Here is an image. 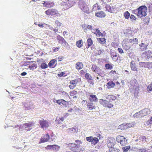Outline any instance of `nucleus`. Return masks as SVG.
Segmentation results:
<instances>
[{"label":"nucleus","mask_w":152,"mask_h":152,"mask_svg":"<svg viewBox=\"0 0 152 152\" xmlns=\"http://www.w3.org/2000/svg\"><path fill=\"white\" fill-rule=\"evenodd\" d=\"M66 146L71 151L74 152H83L85 150L84 147H79L76 144L69 143Z\"/></svg>","instance_id":"nucleus-1"},{"label":"nucleus","mask_w":152,"mask_h":152,"mask_svg":"<svg viewBox=\"0 0 152 152\" xmlns=\"http://www.w3.org/2000/svg\"><path fill=\"white\" fill-rule=\"evenodd\" d=\"M147 8L145 5L140 7L138 8L137 16L139 18H141L145 17L147 15Z\"/></svg>","instance_id":"nucleus-2"},{"label":"nucleus","mask_w":152,"mask_h":152,"mask_svg":"<svg viewBox=\"0 0 152 152\" xmlns=\"http://www.w3.org/2000/svg\"><path fill=\"white\" fill-rule=\"evenodd\" d=\"M79 6L80 8L83 12L87 14H89L90 13L89 8L84 1H80L79 2Z\"/></svg>","instance_id":"nucleus-3"},{"label":"nucleus","mask_w":152,"mask_h":152,"mask_svg":"<svg viewBox=\"0 0 152 152\" xmlns=\"http://www.w3.org/2000/svg\"><path fill=\"white\" fill-rule=\"evenodd\" d=\"M33 126L31 122H29L26 123L22 125H21L19 127L20 130L25 129L27 131H28L32 129V127Z\"/></svg>","instance_id":"nucleus-4"},{"label":"nucleus","mask_w":152,"mask_h":152,"mask_svg":"<svg viewBox=\"0 0 152 152\" xmlns=\"http://www.w3.org/2000/svg\"><path fill=\"white\" fill-rule=\"evenodd\" d=\"M53 136H51V138H50V136L48 134L44 135L41 137V141L40 143H43L49 140L50 142L53 141L54 138H53Z\"/></svg>","instance_id":"nucleus-5"},{"label":"nucleus","mask_w":152,"mask_h":152,"mask_svg":"<svg viewBox=\"0 0 152 152\" xmlns=\"http://www.w3.org/2000/svg\"><path fill=\"white\" fill-rule=\"evenodd\" d=\"M116 141L120 142L122 145H125L127 143V140L123 136H118L116 137Z\"/></svg>","instance_id":"nucleus-6"},{"label":"nucleus","mask_w":152,"mask_h":152,"mask_svg":"<svg viewBox=\"0 0 152 152\" xmlns=\"http://www.w3.org/2000/svg\"><path fill=\"white\" fill-rule=\"evenodd\" d=\"M58 12L57 10L54 9H48L45 11V14L48 15H55L57 14Z\"/></svg>","instance_id":"nucleus-7"},{"label":"nucleus","mask_w":152,"mask_h":152,"mask_svg":"<svg viewBox=\"0 0 152 152\" xmlns=\"http://www.w3.org/2000/svg\"><path fill=\"white\" fill-rule=\"evenodd\" d=\"M115 143V140L113 137H110L107 141V146L110 148H113Z\"/></svg>","instance_id":"nucleus-8"},{"label":"nucleus","mask_w":152,"mask_h":152,"mask_svg":"<svg viewBox=\"0 0 152 152\" xmlns=\"http://www.w3.org/2000/svg\"><path fill=\"white\" fill-rule=\"evenodd\" d=\"M42 4L44 7L48 8H50L55 5L54 3L51 1H43Z\"/></svg>","instance_id":"nucleus-9"},{"label":"nucleus","mask_w":152,"mask_h":152,"mask_svg":"<svg viewBox=\"0 0 152 152\" xmlns=\"http://www.w3.org/2000/svg\"><path fill=\"white\" fill-rule=\"evenodd\" d=\"M75 2L74 0H71V1H67V2L66 3V2H64V3L63 4V6H65V7L66 9H67L69 8H70L72 6H73L75 4Z\"/></svg>","instance_id":"nucleus-10"},{"label":"nucleus","mask_w":152,"mask_h":152,"mask_svg":"<svg viewBox=\"0 0 152 152\" xmlns=\"http://www.w3.org/2000/svg\"><path fill=\"white\" fill-rule=\"evenodd\" d=\"M24 109L26 110H28L30 109H33L34 107L32 105L31 102H27L24 104Z\"/></svg>","instance_id":"nucleus-11"},{"label":"nucleus","mask_w":152,"mask_h":152,"mask_svg":"<svg viewBox=\"0 0 152 152\" xmlns=\"http://www.w3.org/2000/svg\"><path fill=\"white\" fill-rule=\"evenodd\" d=\"M46 148L47 149L57 151L59 150L60 148V146L56 145H47Z\"/></svg>","instance_id":"nucleus-12"},{"label":"nucleus","mask_w":152,"mask_h":152,"mask_svg":"<svg viewBox=\"0 0 152 152\" xmlns=\"http://www.w3.org/2000/svg\"><path fill=\"white\" fill-rule=\"evenodd\" d=\"M39 123L41 128H47L48 126V122L46 120H40Z\"/></svg>","instance_id":"nucleus-13"},{"label":"nucleus","mask_w":152,"mask_h":152,"mask_svg":"<svg viewBox=\"0 0 152 152\" xmlns=\"http://www.w3.org/2000/svg\"><path fill=\"white\" fill-rule=\"evenodd\" d=\"M151 53V51L150 50L146 51L143 53V56H146V58L145 59L146 61H148L149 60V58L150 57Z\"/></svg>","instance_id":"nucleus-14"},{"label":"nucleus","mask_w":152,"mask_h":152,"mask_svg":"<svg viewBox=\"0 0 152 152\" xmlns=\"http://www.w3.org/2000/svg\"><path fill=\"white\" fill-rule=\"evenodd\" d=\"M141 118L147 115L149 113V110L148 109H145L140 111Z\"/></svg>","instance_id":"nucleus-15"},{"label":"nucleus","mask_w":152,"mask_h":152,"mask_svg":"<svg viewBox=\"0 0 152 152\" xmlns=\"http://www.w3.org/2000/svg\"><path fill=\"white\" fill-rule=\"evenodd\" d=\"M87 105V108L89 110H92L93 109H95V107L94 105V103L92 102H86Z\"/></svg>","instance_id":"nucleus-16"},{"label":"nucleus","mask_w":152,"mask_h":152,"mask_svg":"<svg viewBox=\"0 0 152 152\" xmlns=\"http://www.w3.org/2000/svg\"><path fill=\"white\" fill-rule=\"evenodd\" d=\"M89 100L91 102H96L98 101V99L97 98L96 95H95L92 94L90 95Z\"/></svg>","instance_id":"nucleus-17"},{"label":"nucleus","mask_w":152,"mask_h":152,"mask_svg":"<svg viewBox=\"0 0 152 152\" xmlns=\"http://www.w3.org/2000/svg\"><path fill=\"white\" fill-rule=\"evenodd\" d=\"M128 42L132 45H136L138 44V39L137 38L130 39L129 40Z\"/></svg>","instance_id":"nucleus-18"},{"label":"nucleus","mask_w":152,"mask_h":152,"mask_svg":"<svg viewBox=\"0 0 152 152\" xmlns=\"http://www.w3.org/2000/svg\"><path fill=\"white\" fill-rule=\"evenodd\" d=\"M130 66L131 69L132 70L135 71H137V68H136V65L134 61H132L131 62Z\"/></svg>","instance_id":"nucleus-19"},{"label":"nucleus","mask_w":152,"mask_h":152,"mask_svg":"<svg viewBox=\"0 0 152 152\" xmlns=\"http://www.w3.org/2000/svg\"><path fill=\"white\" fill-rule=\"evenodd\" d=\"M57 39L58 42L61 44L66 41L63 37L59 35H58L57 37Z\"/></svg>","instance_id":"nucleus-20"},{"label":"nucleus","mask_w":152,"mask_h":152,"mask_svg":"<svg viewBox=\"0 0 152 152\" xmlns=\"http://www.w3.org/2000/svg\"><path fill=\"white\" fill-rule=\"evenodd\" d=\"M95 15L99 17H104L105 16V14L103 11H101L96 13Z\"/></svg>","instance_id":"nucleus-21"},{"label":"nucleus","mask_w":152,"mask_h":152,"mask_svg":"<svg viewBox=\"0 0 152 152\" xmlns=\"http://www.w3.org/2000/svg\"><path fill=\"white\" fill-rule=\"evenodd\" d=\"M83 66V65L81 62H77L76 64V68L78 70H80L82 69Z\"/></svg>","instance_id":"nucleus-22"},{"label":"nucleus","mask_w":152,"mask_h":152,"mask_svg":"<svg viewBox=\"0 0 152 152\" xmlns=\"http://www.w3.org/2000/svg\"><path fill=\"white\" fill-rule=\"evenodd\" d=\"M107 84L108 86L107 87L109 88L114 87L115 85L114 83L112 81L109 82L107 83Z\"/></svg>","instance_id":"nucleus-23"},{"label":"nucleus","mask_w":152,"mask_h":152,"mask_svg":"<svg viewBox=\"0 0 152 152\" xmlns=\"http://www.w3.org/2000/svg\"><path fill=\"white\" fill-rule=\"evenodd\" d=\"M99 140L97 137H93L91 142V144L95 145L99 142Z\"/></svg>","instance_id":"nucleus-24"},{"label":"nucleus","mask_w":152,"mask_h":152,"mask_svg":"<svg viewBox=\"0 0 152 152\" xmlns=\"http://www.w3.org/2000/svg\"><path fill=\"white\" fill-rule=\"evenodd\" d=\"M139 46L140 47V49L142 50H144L147 49L148 45L142 42L141 44L139 45Z\"/></svg>","instance_id":"nucleus-25"},{"label":"nucleus","mask_w":152,"mask_h":152,"mask_svg":"<svg viewBox=\"0 0 152 152\" xmlns=\"http://www.w3.org/2000/svg\"><path fill=\"white\" fill-rule=\"evenodd\" d=\"M145 67L148 69L152 68V62H145Z\"/></svg>","instance_id":"nucleus-26"},{"label":"nucleus","mask_w":152,"mask_h":152,"mask_svg":"<svg viewBox=\"0 0 152 152\" xmlns=\"http://www.w3.org/2000/svg\"><path fill=\"white\" fill-rule=\"evenodd\" d=\"M99 103L104 107H106L108 101L103 99H100L99 101Z\"/></svg>","instance_id":"nucleus-27"},{"label":"nucleus","mask_w":152,"mask_h":152,"mask_svg":"<svg viewBox=\"0 0 152 152\" xmlns=\"http://www.w3.org/2000/svg\"><path fill=\"white\" fill-rule=\"evenodd\" d=\"M35 61H34V62L31 63H32V65L29 66V68H30V69L33 70L37 68V64H35Z\"/></svg>","instance_id":"nucleus-28"},{"label":"nucleus","mask_w":152,"mask_h":152,"mask_svg":"<svg viewBox=\"0 0 152 152\" xmlns=\"http://www.w3.org/2000/svg\"><path fill=\"white\" fill-rule=\"evenodd\" d=\"M136 80H131L130 83V85L131 86V88H134L135 84H136Z\"/></svg>","instance_id":"nucleus-29"},{"label":"nucleus","mask_w":152,"mask_h":152,"mask_svg":"<svg viewBox=\"0 0 152 152\" xmlns=\"http://www.w3.org/2000/svg\"><path fill=\"white\" fill-rule=\"evenodd\" d=\"M77 94V92L75 91H72L70 92V95L71 96H74L73 97V98H77V96H76Z\"/></svg>","instance_id":"nucleus-30"},{"label":"nucleus","mask_w":152,"mask_h":152,"mask_svg":"<svg viewBox=\"0 0 152 152\" xmlns=\"http://www.w3.org/2000/svg\"><path fill=\"white\" fill-rule=\"evenodd\" d=\"M83 42L82 40L77 41L76 43L77 46L78 48H80L83 45Z\"/></svg>","instance_id":"nucleus-31"},{"label":"nucleus","mask_w":152,"mask_h":152,"mask_svg":"<svg viewBox=\"0 0 152 152\" xmlns=\"http://www.w3.org/2000/svg\"><path fill=\"white\" fill-rule=\"evenodd\" d=\"M87 41L88 47L86 48H88L89 47L92 45V44H93V41L90 38H88V39H87Z\"/></svg>","instance_id":"nucleus-32"},{"label":"nucleus","mask_w":152,"mask_h":152,"mask_svg":"<svg viewBox=\"0 0 152 152\" xmlns=\"http://www.w3.org/2000/svg\"><path fill=\"white\" fill-rule=\"evenodd\" d=\"M56 62L55 59L52 60L48 63V66L49 67H51L54 64H55Z\"/></svg>","instance_id":"nucleus-33"},{"label":"nucleus","mask_w":152,"mask_h":152,"mask_svg":"<svg viewBox=\"0 0 152 152\" xmlns=\"http://www.w3.org/2000/svg\"><path fill=\"white\" fill-rule=\"evenodd\" d=\"M67 130H68L69 132L72 133H74L76 132H77L76 128L75 127L69 129Z\"/></svg>","instance_id":"nucleus-34"},{"label":"nucleus","mask_w":152,"mask_h":152,"mask_svg":"<svg viewBox=\"0 0 152 152\" xmlns=\"http://www.w3.org/2000/svg\"><path fill=\"white\" fill-rule=\"evenodd\" d=\"M40 66L42 69H45L48 67V65L45 63H41Z\"/></svg>","instance_id":"nucleus-35"},{"label":"nucleus","mask_w":152,"mask_h":152,"mask_svg":"<svg viewBox=\"0 0 152 152\" xmlns=\"http://www.w3.org/2000/svg\"><path fill=\"white\" fill-rule=\"evenodd\" d=\"M119 150L116 148H113L109 149V152H119Z\"/></svg>","instance_id":"nucleus-36"},{"label":"nucleus","mask_w":152,"mask_h":152,"mask_svg":"<svg viewBox=\"0 0 152 152\" xmlns=\"http://www.w3.org/2000/svg\"><path fill=\"white\" fill-rule=\"evenodd\" d=\"M99 42L101 44H104L105 42V39L104 38H99L97 39Z\"/></svg>","instance_id":"nucleus-37"},{"label":"nucleus","mask_w":152,"mask_h":152,"mask_svg":"<svg viewBox=\"0 0 152 152\" xmlns=\"http://www.w3.org/2000/svg\"><path fill=\"white\" fill-rule=\"evenodd\" d=\"M110 54L111 55V57H112L115 56L117 55V53L114 50H111L110 51Z\"/></svg>","instance_id":"nucleus-38"},{"label":"nucleus","mask_w":152,"mask_h":152,"mask_svg":"<svg viewBox=\"0 0 152 152\" xmlns=\"http://www.w3.org/2000/svg\"><path fill=\"white\" fill-rule=\"evenodd\" d=\"M130 148V147L129 145L125 146L123 147L122 149H123L124 152H127Z\"/></svg>","instance_id":"nucleus-39"},{"label":"nucleus","mask_w":152,"mask_h":152,"mask_svg":"<svg viewBox=\"0 0 152 152\" xmlns=\"http://www.w3.org/2000/svg\"><path fill=\"white\" fill-rule=\"evenodd\" d=\"M130 14L128 11H126L124 13V16L125 19H128L129 18Z\"/></svg>","instance_id":"nucleus-40"},{"label":"nucleus","mask_w":152,"mask_h":152,"mask_svg":"<svg viewBox=\"0 0 152 152\" xmlns=\"http://www.w3.org/2000/svg\"><path fill=\"white\" fill-rule=\"evenodd\" d=\"M127 126H126L125 124H122L119 125L118 127V129H120L121 130H124L127 129Z\"/></svg>","instance_id":"nucleus-41"},{"label":"nucleus","mask_w":152,"mask_h":152,"mask_svg":"<svg viewBox=\"0 0 152 152\" xmlns=\"http://www.w3.org/2000/svg\"><path fill=\"white\" fill-rule=\"evenodd\" d=\"M133 117L134 118H141V114L140 111L137 112L133 115Z\"/></svg>","instance_id":"nucleus-42"},{"label":"nucleus","mask_w":152,"mask_h":152,"mask_svg":"<svg viewBox=\"0 0 152 152\" xmlns=\"http://www.w3.org/2000/svg\"><path fill=\"white\" fill-rule=\"evenodd\" d=\"M75 142L77 145L80 146L79 147H84V146L81 145L83 143L82 141L79 140H76L75 141Z\"/></svg>","instance_id":"nucleus-43"},{"label":"nucleus","mask_w":152,"mask_h":152,"mask_svg":"<svg viewBox=\"0 0 152 152\" xmlns=\"http://www.w3.org/2000/svg\"><path fill=\"white\" fill-rule=\"evenodd\" d=\"M123 48L126 50H128L130 48V46L128 45L127 44H124L123 45Z\"/></svg>","instance_id":"nucleus-44"},{"label":"nucleus","mask_w":152,"mask_h":152,"mask_svg":"<svg viewBox=\"0 0 152 152\" xmlns=\"http://www.w3.org/2000/svg\"><path fill=\"white\" fill-rule=\"evenodd\" d=\"M105 8L108 11L112 12L111 7L109 4H107L105 6Z\"/></svg>","instance_id":"nucleus-45"},{"label":"nucleus","mask_w":152,"mask_h":152,"mask_svg":"<svg viewBox=\"0 0 152 152\" xmlns=\"http://www.w3.org/2000/svg\"><path fill=\"white\" fill-rule=\"evenodd\" d=\"M85 76L87 79H89L90 80H92V77L89 73H86L85 75Z\"/></svg>","instance_id":"nucleus-46"},{"label":"nucleus","mask_w":152,"mask_h":152,"mask_svg":"<svg viewBox=\"0 0 152 152\" xmlns=\"http://www.w3.org/2000/svg\"><path fill=\"white\" fill-rule=\"evenodd\" d=\"M91 69L94 72H98V68L97 66L95 65H93L91 68Z\"/></svg>","instance_id":"nucleus-47"},{"label":"nucleus","mask_w":152,"mask_h":152,"mask_svg":"<svg viewBox=\"0 0 152 152\" xmlns=\"http://www.w3.org/2000/svg\"><path fill=\"white\" fill-rule=\"evenodd\" d=\"M99 7H100L98 6L97 4H96L93 6L92 10L93 11H95L97 7V9L99 10Z\"/></svg>","instance_id":"nucleus-48"},{"label":"nucleus","mask_w":152,"mask_h":152,"mask_svg":"<svg viewBox=\"0 0 152 152\" xmlns=\"http://www.w3.org/2000/svg\"><path fill=\"white\" fill-rule=\"evenodd\" d=\"M77 82V81L76 80H71L70 82V83L72 85H74L76 86V84Z\"/></svg>","instance_id":"nucleus-49"},{"label":"nucleus","mask_w":152,"mask_h":152,"mask_svg":"<svg viewBox=\"0 0 152 152\" xmlns=\"http://www.w3.org/2000/svg\"><path fill=\"white\" fill-rule=\"evenodd\" d=\"M61 45L65 48H69V46L68 43L66 41L65 42H64Z\"/></svg>","instance_id":"nucleus-50"},{"label":"nucleus","mask_w":152,"mask_h":152,"mask_svg":"<svg viewBox=\"0 0 152 152\" xmlns=\"http://www.w3.org/2000/svg\"><path fill=\"white\" fill-rule=\"evenodd\" d=\"M105 67L107 69H111L113 68L112 66L109 64H106L105 65Z\"/></svg>","instance_id":"nucleus-51"},{"label":"nucleus","mask_w":152,"mask_h":152,"mask_svg":"<svg viewBox=\"0 0 152 152\" xmlns=\"http://www.w3.org/2000/svg\"><path fill=\"white\" fill-rule=\"evenodd\" d=\"M147 90L148 92L152 91V83L148 86L147 88Z\"/></svg>","instance_id":"nucleus-52"},{"label":"nucleus","mask_w":152,"mask_h":152,"mask_svg":"<svg viewBox=\"0 0 152 152\" xmlns=\"http://www.w3.org/2000/svg\"><path fill=\"white\" fill-rule=\"evenodd\" d=\"M93 137L92 136L87 137L86 138V140L87 141L89 142H91Z\"/></svg>","instance_id":"nucleus-53"},{"label":"nucleus","mask_w":152,"mask_h":152,"mask_svg":"<svg viewBox=\"0 0 152 152\" xmlns=\"http://www.w3.org/2000/svg\"><path fill=\"white\" fill-rule=\"evenodd\" d=\"M97 52L96 53L97 55H99L101 54L104 51V50H97Z\"/></svg>","instance_id":"nucleus-54"},{"label":"nucleus","mask_w":152,"mask_h":152,"mask_svg":"<svg viewBox=\"0 0 152 152\" xmlns=\"http://www.w3.org/2000/svg\"><path fill=\"white\" fill-rule=\"evenodd\" d=\"M125 125L126 126H127V129L132 127V126H133V124L132 123H131V124L128 123L126 124H125Z\"/></svg>","instance_id":"nucleus-55"},{"label":"nucleus","mask_w":152,"mask_h":152,"mask_svg":"<svg viewBox=\"0 0 152 152\" xmlns=\"http://www.w3.org/2000/svg\"><path fill=\"white\" fill-rule=\"evenodd\" d=\"M82 27L84 30V31L86 32L87 30V25L83 24L82 25Z\"/></svg>","instance_id":"nucleus-56"},{"label":"nucleus","mask_w":152,"mask_h":152,"mask_svg":"<svg viewBox=\"0 0 152 152\" xmlns=\"http://www.w3.org/2000/svg\"><path fill=\"white\" fill-rule=\"evenodd\" d=\"M61 104L64 105L65 106H66L67 105V104L66 103L67 102L63 99H61Z\"/></svg>","instance_id":"nucleus-57"},{"label":"nucleus","mask_w":152,"mask_h":152,"mask_svg":"<svg viewBox=\"0 0 152 152\" xmlns=\"http://www.w3.org/2000/svg\"><path fill=\"white\" fill-rule=\"evenodd\" d=\"M34 62V61H26L25 62V63L23 64V65L24 66H27V65H29L31 63Z\"/></svg>","instance_id":"nucleus-58"},{"label":"nucleus","mask_w":152,"mask_h":152,"mask_svg":"<svg viewBox=\"0 0 152 152\" xmlns=\"http://www.w3.org/2000/svg\"><path fill=\"white\" fill-rule=\"evenodd\" d=\"M145 62H141L139 63V65L140 67H145Z\"/></svg>","instance_id":"nucleus-59"},{"label":"nucleus","mask_w":152,"mask_h":152,"mask_svg":"<svg viewBox=\"0 0 152 152\" xmlns=\"http://www.w3.org/2000/svg\"><path fill=\"white\" fill-rule=\"evenodd\" d=\"M130 19L131 21L133 20H135L136 19V18L133 15H131L130 17Z\"/></svg>","instance_id":"nucleus-60"},{"label":"nucleus","mask_w":152,"mask_h":152,"mask_svg":"<svg viewBox=\"0 0 152 152\" xmlns=\"http://www.w3.org/2000/svg\"><path fill=\"white\" fill-rule=\"evenodd\" d=\"M113 106V105L110 103V102H108V103L107 104V107L108 108H111Z\"/></svg>","instance_id":"nucleus-61"},{"label":"nucleus","mask_w":152,"mask_h":152,"mask_svg":"<svg viewBox=\"0 0 152 152\" xmlns=\"http://www.w3.org/2000/svg\"><path fill=\"white\" fill-rule=\"evenodd\" d=\"M118 50L119 53L120 54L124 53V52L123 49L121 48H118Z\"/></svg>","instance_id":"nucleus-62"},{"label":"nucleus","mask_w":152,"mask_h":152,"mask_svg":"<svg viewBox=\"0 0 152 152\" xmlns=\"http://www.w3.org/2000/svg\"><path fill=\"white\" fill-rule=\"evenodd\" d=\"M138 8L137 9L133 10L132 11V13L134 14H136L137 16V14H138Z\"/></svg>","instance_id":"nucleus-63"},{"label":"nucleus","mask_w":152,"mask_h":152,"mask_svg":"<svg viewBox=\"0 0 152 152\" xmlns=\"http://www.w3.org/2000/svg\"><path fill=\"white\" fill-rule=\"evenodd\" d=\"M112 59L114 61H116L118 59V58L117 57V55L115 56L112 57H111Z\"/></svg>","instance_id":"nucleus-64"}]
</instances>
